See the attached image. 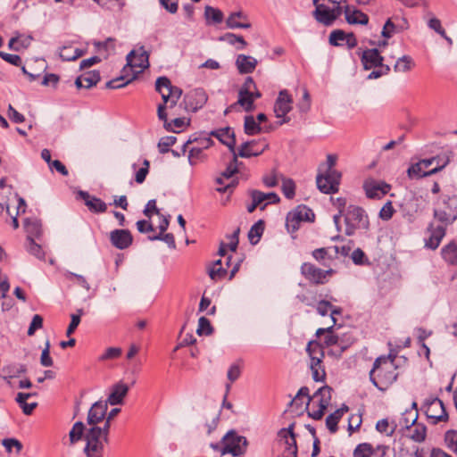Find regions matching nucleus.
Wrapping results in <instances>:
<instances>
[{"instance_id": "22", "label": "nucleus", "mask_w": 457, "mask_h": 457, "mask_svg": "<svg viewBox=\"0 0 457 457\" xmlns=\"http://www.w3.org/2000/svg\"><path fill=\"white\" fill-rule=\"evenodd\" d=\"M428 232L429 233V237L425 240V246L436 250L445 236L446 228L442 225L435 227L433 223H430L428 227Z\"/></svg>"}, {"instance_id": "4", "label": "nucleus", "mask_w": 457, "mask_h": 457, "mask_svg": "<svg viewBox=\"0 0 457 457\" xmlns=\"http://www.w3.org/2000/svg\"><path fill=\"white\" fill-rule=\"evenodd\" d=\"M84 440L86 445L83 453L86 457H104L105 445L109 444L110 439L101 433L100 426L87 428Z\"/></svg>"}, {"instance_id": "47", "label": "nucleus", "mask_w": 457, "mask_h": 457, "mask_svg": "<svg viewBox=\"0 0 457 457\" xmlns=\"http://www.w3.org/2000/svg\"><path fill=\"white\" fill-rule=\"evenodd\" d=\"M375 449L369 443L359 444L353 451V457H371Z\"/></svg>"}, {"instance_id": "2", "label": "nucleus", "mask_w": 457, "mask_h": 457, "mask_svg": "<svg viewBox=\"0 0 457 457\" xmlns=\"http://www.w3.org/2000/svg\"><path fill=\"white\" fill-rule=\"evenodd\" d=\"M309 357V368L315 382H325L327 373L324 365L325 351L318 340H311L305 349Z\"/></svg>"}, {"instance_id": "56", "label": "nucleus", "mask_w": 457, "mask_h": 457, "mask_svg": "<svg viewBox=\"0 0 457 457\" xmlns=\"http://www.w3.org/2000/svg\"><path fill=\"white\" fill-rule=\"evenodd\" d=\"M221 39L226 40L230 45H236L237 43H238L240 46H237V50L244 49L247 45L246 41L244 39L242 36H237L233 33L225 34Z\"/></svg>"}, {"instance_id": "55", "label": "nucleus", "mask_w": 457, "mask_h": 457, "mask_svg": "<svg viewBox=\"0 0 457 457\" xmlns=\"http://www.w3.org/2000/svg\"><path fill=\"white\" fill-rule=\"evenodd\" d=\"M28 245L27 250L28 252L34 255L36 258L39 260L45 259V252L43 251L40 245L37 244L34 239L27 240Z\"/></svg>"}, {"instance_id": "38", "label": "nucleus", "mask_w": 457, "mask_h": 457, "mask_svg": "<svg viewBox=\"0 0 457 457\" xmlns=\"http://www.w3.org/2000/svg\"><path fill=\"white\" fill-rule=\"evenodd\" d=\"M86 430L87 428L82 421L75 422L69 432L70 445H75L82 438H84Z\"/></svg>"}, {"instance_id": "30", "label": "nucleus", "mask_w": 457, "mask_h": 457, "mask_svg": "<svg viewBox=\"0 0 457 457\" xmlns=\"http://www.w3.org/2000/svg\"><path fill=\"white\" fill-rule=\"evenodd\" d=\"M236 65L239 73H252L257 65V61L253 57L239 54L236 60Z\"/></svg>"}, {"instance_id": "5", "label": "nucleus", "mask_w": 457, "mask_h": 457, "mask_svg": "<svg viewBox=\"0 0 457 457\" xmlns=\"http://www.w3.org/2000/svg\"><path fill=\"white\" fill-rule=\"evenodd\" d=\"M345 234L353 236L357 230L368 231L370 220L365 210L360 206L350 205L345 215Z\"/></svg>"}, {"instance_id": "39", "label": "nucleus", "mask_w": 457, "mask_h": 457, "mask_svg": "<svg viewBox=\"0 0 457 457\" xmlns=\"http://www.w3.org/2000/svg\"><path fill=\"white\" fill-rule=\"evenodd\" d=\"M312 255L317 262L326 267L329 266V264L327 263V261L333 260V254L331 253V248L329 247L317 248L312 251Z\"/></svg>"}, {"instance_id": "36", "label": "nucleus", "mask_w": 457, "mask_h": 457, "mask_svg": "<svg viewBox=\"0 0 457 457\" xmlns=\"http://www.w3.org/2000/svg\"><path fill=\"white\" fill-rule=\"evenodd\" d=\"M25 229L28 234L27 240L38 238L42 234L41 222L38 220L26 219Z\"/></svg>"}, {"instance_id": "51", "label": "nucleus", "mask_w": 457, "mask_h": 457, "mask_svg": "<svg viewBox=\"0 0 457 457\" xmlns=\"http://www.w3.org/2000/svg\"><path fill=\"white\" fill-rule=\"evenodd\" d=\"M445 442L448 449L457 455V430L451 429L446 431Z\"/></svg>"}, {"instance_id": "46", "label": "nucleus", "mask_w": 457, "mask_h": 457, "mask_svg": "<svg viewBox=\"0 0 457 457\" xmlns=\"http://www.w3.org/2000/svg\"><path fill=\"white\" fill-rule=\"evenodd\" d=\"M228 273L227 268L222 266L221 260H218L209 270V276L212 280L223 278Z\"/></svg>"}, {"instance_id": "31", "label": "nucleus", "mask_w": 457, "mask_h": 457, "mask_svg": "<svg viewBox=\"0 0 457 457\" xmlns=\"http://www.w3.org/2000/svg\"><path fill=\"white\" fill-rule=\"evenodd\" d=\"M148 57L149 55L145 51H143L138 56H136L135 51H131L127 55L128 65L130 68H140L144 70L149 66Z\"/></svg>"}, {"instance_id": "10", "label": "nucleus", "mask_w": 457, "mask_h": 457, "mask_svg": "<svg viewBox=\"0 0 457 457\" xmlns=\"http://www.w3.org/2000/svg\"><path fill=\"white\" fill-rule=\"evenodd\" d=\"M443 208L434 210V217L440 222L451 224L457 219V196H442Z\"/></svg>"}, {"instance_id": "17", "label": "nucleus", "mask_w": 457, "mask_h": 457, "mask_svg": "<svg viewBox=\"0 0 457 457\" xmlns=\"http://www.w3.org/2000/svg\"><path fill=\"white\" fill-rule=\"evenodd\" d=\"M107 409L108 405L104 401L99 400L94 403L87 412V425L95 427L103 422L105 419Z\"/></svg>"}, {"instance_id": "64", "label": "nucleus", "mask_w": 457, "mask_h": 457, "mask_svg": "<svg viewBox=\"0 0 457 457\" xmlns=\"http://www.w3.org/2000/svg\"><path fill=\"white\" fill-rule=\"evenodd\" d=\"M346 35L341 29L333 30L329 35V44L335 46H342L341 42L345 40Z\"/></svg>"}, {"instance_id": "59", "label": "nucleus", "mask_w": 457, "mask_h": 457, "mask_svg": "<svg viewBox=\"0 0 457 457\" xmlns=\"http://www.w3.org/2000/svg\"><path fill=\"white\" fill-rule=\"evenodd\" d=\"M134 79L135 75H133L130 79H127L126 80L124 76H120L119 78L109 80L106 83V87L111 89L121 88L131 82Z\"/></svg>"}, {"instance_id": "7", "label": "nucleus", "mask_w": 457, "mask_h": 457, "mask_svg": "<svg viewBox=\"0 0 457 457\" xmlns=\"http://www.w3.org/2000/svg\"><path fill=\"white\" fill-rule=\"evenodd\" d=\"M334 325L323 328H320L316 331V337H321V336L325 335L323 341L320 342L323 345V349L325 347H332L328 350V354L340 357L342 353L349 347V344H345L343 340L339 338L337 335L333 333Z\"/></svg>"}, {"instance_id": "44", "label": "nucleus", "mask_w": 457, "mask_h": 457, "mask_svg": "<svg viewBox=\"0 0 457 457\" xmlns=\"http://www.w3.org/2000/svg\"><path fill=\"white\" fill-rule=\"evenodd\" d=\"M292 212L301 222L313 221L315 218L312 210L306 205H298Z\"/></svg>"}, {"instance_id": "58", "label": "nucleus", "mask_w": 457, "mask_h": 457, "mask_svg": "<svg viewBox=\"0 0 457 457\" xmlns=\"http://www.w3.org/2000/svg\"><path fill=\"white\" fill-rule=\"evenodd\" d=\"M403 29V27L399 28L398 25H395L392 19H388L385 23L382 30V36L384 37L389 38L394 34L400 32Z\"/></svg>"}, {"instance_id": "53", "label": "nucleus", "mask_w": 457, "mask_h": 457, "mask_svg": "<svg viewBox=\"0 0 457 457\" xmlns=\"http://www.w3.org/2000/svg\"><path fill=\"white\" fill-rule=\"evenodd\" d=\"M3 370L8 374L9 378H15L21 373H25L27 367L25 364L13 363L4 367Z\"/></svg>"}, {"instance_id": "42", "label": "nucleus", "mask_w": 457, "mask_h": 457, "mask_svg": "<svg viewBox=\"0 0 457 457\" xmlns=\"http://www.w3.org/2000/svg\"><path fill=\"white\" fill-rule=\"evenodd\" d=\"M244 130L246 135L253 136L261 133L262 128L260 123L255 120L253 116L249 115L245 117Z\"/></svg>"}, {"instance_id": "32", "label": "nucleus", "mask_w": 457, "mask_h": 457, "mask_svg": "<svg viewBox=\"0 0 457 457\" xmlns=\"http://www.w3.org/2000/svg\"><path fill=\"white\" fill-rule=\"evenodd\" d=\"M212 136H204V137H201V135L199 137L196 136V134H194L192 136L189 137V138L187 139V141L183 145V152L186 151V148L187 147L188 145H191V144H196L195 145V148H200V150L204 151V149H208L210 148L212 145H213V141L212 139L211 138Z\"/></svg>"}, {"instance_id": "1", "label": "nucleus", "mask_w": 457, "mask_h": 457, "mask_svg": "<svg viewBox=\"0 0 457 457\" xmlns=\"http://www.w3.org/2000/svg\"><path fill=\"white\" fill-rule=\"evenodd\" d=\"M262 97L261 92L258 90L256 84L252 77H247L238 91L237 101L230 104L224 112L227 115L229 112L242 107L245 112H249L254 110V101Z\"/></svg>"}, {"instance_id": "61", "label": "nucleus", "mask_w": 457, "mask_h": 457, "mask_svg": "<svg viewBox=\"0 0 457 457\" xmlns=\"http://www.w3.org/2000/svg\"><path fill=\"white\" fill-rule=\"evenodd\" d=\"M301 221L291 212L287 215L286 227L289 233H295L300 228Z\"/></svg>"}, {"instance_id": "63", "label": "nucleus", "mask_w": 457, "mask_h": 457, "mask_svg": "<svg viewBox=\"0 0 457 457\" xmlns=\"http://www.w3.org/2000/svg\"><path fill=\"white\" fill-rule=\"evenodd\" d=\"M237 153L233 154V159L226 168V170L221 173V176L224 179H230L232 178L237 171Z\"/></svg>"}, {"instance_id": "34", "label": "nucleus", "mask_w": 457, "mask_h": 457, "mask_svg": "<svg viewBox=\"0 0 457 457\" xmlns=\"http://www.w3.org/2000/svg\"><path fill=\"white\" fill-rule=\"evenodd\" d=\"M94 46L99 54L103 55L104 59H107L110 54L115 49V39L108 37L104 41H96L94 42Z\"/></svg>"}, {"instance_id": "21", "label": "nucleus", "mask_w": 457, "mask_h": 457, "mask_svg": "<svg viewBox=\"0 0 457 457\" xmlns=\"http://www.w3.org/2000/svg\"><path fill=\"white\" fill-rule=\"evenodd\" d=\"M209 136L215 137L220 143L228 146L232 154L236 152V137L234 130L230 127L212 130Z\"/></svg>"}, {"instance_id": "24", "label": "nucleus", "mask_w": 457, "mask_h": 457, "mask_svg": "<svg viewBox=\"0 0 457 457\" xmlns=\"http://www.w3.org/2000/svg\"><path fill=\"white\" fill-rule=\"evenodd\" d=\"M79 195L91 212L103 213L106 212L107 204L102 199L91 195L86 191H79Z\"/></svg>"}, {"instance_id": "45", "label": "nucleus", "mask_w": 457, "mask_h": 457, "mask_svg": "<svg viewBox=\"0 0 457 457\" xmlns=\"http://www.w3.org/2000/svg\"><path fill=\"white\" fill-rule=\"evenodd\" d=\"M415 63L412 58L409 55H403L399 58L394 67L396 72H407L414 67Z\"/></svg>"}, {"instance_id": "13", "label": "nucleus", "mask_w": 457, "mask_h": 457, "mask_svg": "<svg viewBox=\"0 0 457 457\" xmlns=\"http://www.w3.org/2000/svg\"><path fill=\"white\" fill-rule=\"evenodd\" d=\"M335 273L333 269L327 270L318 268L313 263L303 262L301 266V274L311 283L323 285L328 282V277Z\"/></svg>"}, {"instance_id": "60", "label": "nucleus", "mask_w": 457, "mask_h": 457, "mask_svg": "<svg viewBox=\"0 0 457 457\" xmlns=\"http://www.w3.org/2000/svg\"><path fill=\"white\" fill-rule=\"evenodd\" d=\"M213 331V328L211 325L210 320L205 317H200L198 320V328L196 330L199 336L201 335H211Z\"/></svg>"}, {"instance_id": "18", "label": "nucleus", "mask_w": 457, "mask_h": 457, "mask_svg": "<svg viewBox=\"0 0 457 457\" xmlns=\"http://www.w3.org/2000/svg\"><path fill=\"white\" fill-rule=\"evenodd\" d=\"M112 245L120 250L129 247L133 243V237L129 229H114L110 233Z\"/></svg>"}, {"instance_id": "25", "label": "nucleus", "mask_w": 457, "mask_h": 457, "mask_svg": "<svg viewBox=\"0 0 457 457\" xmlns=\"http://www.w3.org/2000/svg\"><path fill=\"white\" fill-rule=\"evenodd\" d=\"M447 163H448V160L445 161L443 164L438 165L437 167H436L430 170L424 171V167L422 166V164L420 161L416 163L411 164L408 168L407 174L410 179H421L424 177H428V176L434 175V174L441 171L447 165Z\"/></svg>"}, {"instance_id": "54", "label": "nucleus", "mask_w": 457, "mask_h": 457, "mask_svg": "<svg viewBox=\"0 0 457 457\" xmlns=\"http://www.w3.org/2000/svg\"><path fill=\"white\" fill-rule=\"evenodd\" d=\"M2 445L4 446L8 453H12V448H15L17 454L21 453L23 449L22 444L16 438H4L2 441Z\"/></svg>"}, {"instance_id": "12", "label": "nucleus", "mask_w": 457, "mask_h": 457, "mask_svg": "<svg viewBox=\"0 0 457 457\" xmlns=\"http://www.w3.org/2000/svg\"><path fill=\"white\" fill-rule=\"evenodd\" d=\"M341 173L336 170H327L325 174H318L316 183L319 190L324 194H334L338 191Z\"/></svg>"}, {"instance_id": "8", "label": "nucleus", "mask_w": 457, "mask_h": 457, "mask_svg": "<svg viewBox=\"0 0 457 457\" xmlns=\"http://www.w3.org/2000/svg\"><path fill=\"white\" fill-rule=\"evenodd\" d=\"M295 423L281 428L278 433V446L281 453L278 457H297V445L294 432Z\"/></svg>"}, {"instance_id": "23", "label": "nucleus", "mask_w": 457, "mask_h": 457, "mask_svg": "<svg viewBox=\"0 0 457 457\" xmlns=\"http://www.w3.org/2000/svg\"><path fill=\"white\" fill-rule=\"evenodd\" d=\"M361 61L364 70H370L381 65V62L384 61V57L377 48L366 49L361 54Z\"/></svg>"}, {"instance_id": "20", "label": "nucleus", "mask_w": 457, "mask_h": 457, "mask_svg": "<svg viewBox=\"0 0 457 457\" xmlns=\"http://www.w3.org/2000/svg\"><path fill=\"white\" fill-rule=\"evenodd\" d=\"M129 387L127 384L122 381H119L118 383L112 385L110 388V394L104 401L107 403V405H118L122 404L124 402V398L128 395Z\"/></svg>"}, {"instance_id": "29", "label": "nucleus", "mask_w": 457, "mask_h": 457, "mask_svg": "<svg viewBox=\"0 0 457 457\" xmlns=\"http://www.w3.org/2000/svg\"><path fill=\"white\" fill-rule=\"evenodd\" d=\"M162 88L168 89L170 95V99L179 101L182 96V90L178 87L172 86L170 80L167 77H160L156 79V91H162Z\"/></svg>"}, {"instance_id": "35", "label": "nucleus", "mask_w": 457, "mask_h": 457, "mask_svg": "<svg viewBox=\"0 0 457 457\" xmlns=\"http://www.w3.org/2000/svg\"><path fill=\"white\" fill-rule=\"evenodd\" d=\"M331 393L332 387L328 385H325L320 387L311 397L312 400L318 399L319 405H324V407L328 408L331 402Z\"/></svg>"}, {"instance_id": "50", "label": "nucleus", "mask_w": 457, "mask_h": 457, "mask_svg": "<svg viewBox=\"0 0 457 457\" xmlns=\"http://www.w3.org/2000/svg\"><path fill=\"white\" fill-rule=\"evenodd\" d=\"M206 20H211L213 23H220L223 21V12L217 8L207 5L204 10Z\"/></svg>"}, {"instance_id": "6", "label": "nucleus", "mask_w": 457, "mask_h": 457, "mask_svg": "<svg viewBox=\"0 0 457 457\" xmlns=\"http://www.w3.org/2000/svg\"><path fill=\"white\" fill-rule=\"evenodd\" d=\"M333 6L328 7L326 4L318 5L312 12V16L320 24L331 26L334 21L339 18L343 12L342 4H346L347 0H328Z\"/></svg>"}, {"instance_id": "33", "label": "nucleus", "mask_w": 457, "mask_h": 457, "mask_svg": "<svg viewBox=\"0 0 457 457\" xmlns=\"http://www.w3.org/2000/svg\"><path fill=\"white\" fill-rule=\"evenodd\" d=\"M442 258L449 265H457V242L453 240L441 249Z\"/></svg>"}, {"instance_id": "43", "label": "nucleus", "mask_w": 457, "mask_h": 457, "mask_svg": "<svg viewBox=\"0 0 457 457\" xmlns=\"http://www.w3.org/2000/svg\"><path fill=\"white\" fill-rule=\"evenodd\" d=\"M264 231V222L260 220L255 222L250 228L248 232V238L252 245H256L263 234Z\"/></svg>"}, {"instance_id": "9", "label": "nucleus", "mask_w": 457, "mask_h": 457, "mask_svg": "<svg viewBox=\"0 0 457 457\" xmlns=\"http://www.w3.org/2000/svg\"><path fill=\"white\" fill-rule=\"evenodd\" d=\"M222 454L230 453L238 457L245 453L248 442L246 437L238 435L236 431H228L222 438Z\"/></svg>"}, {"instance_id": "26", "label": "nucleus", "mask_w": 457, "mask_h": 457, "mask_svg": "<svg viewBox=\"0 0 457 457\" xmlns=\"http://www.w3.org/2000/svg\"><path fill=\"white\" fill-rule=\"evenodd\" d=\"M345 20L349 24L366 25L369 22V16L361 11L353 8L348 4L343 6Z\"/></svg>"}, {"instance_id": "14", "label": "nucleus", "mask_w": 457, "mask_h": 457, "mask_svg": "<svg viewBox=\"0 0 457 457\" xmlns=\"http://www.w3.org/2000/svg\"><path fill=\"white\" fill-rule=\"evenodd\" d=\"M292 96L289 95L287 90H281L274 104V112L276 113V116L278 118H283L281 120L278 122V126H281L290 121V118L287 117V114L292 110Z\"/></svg>"}, {"instance_id": "48", "label": "nucleus", "mask_w": 457, "mask_h": 457, "mask_svg": "<svg viewBox=\"0 0 457 457\" xmlns=\"http://www.w3.org/2000/svg\"><path fill=\"white\" fill-rule=\"evenodd\" d=\"M414 428L412 430L411 435L410 436V438L417 443H421L425 441L427 436V428L422 423H415Z\"/></svg>"}, {"instance_id": "3", "label": "nucleus", "mask_w": 457, "mask_h": 457, "mask_svg": "<svg viewBox=\"0 0 457 457\" xmlns=\"http://www.w3.org/2000/svg\"><path fill=\"white\" fill-rule=\"evenodd\" d=\"M397 365L388 362L378 364L377 360L370 371V382L379 390L385 392L398 378Z\"/></svg>"}, {"instance_id": "37", "label": "nucleus", "mask_w": 457, "mask_h": 457, "mask_svg": "<svg viewBox=\"0 0 457 457\" xmlns=\"http://www.w3.org/2000/svg\"><path fill=\"white\" fill-rule=\"evenodd\" d=\"M239 232L240 228H237L230 236L228 237L229 240L228 244H225L223 242L220 243L219 248V255L222 257L225 256L227 254L228 247L230 249V251L236 252L239 242Z\"/></svg>"}, {"instance_id": "19", "label": "nucleus", "mask_w": 457, "mask_h": 457, "mask_svg": "<svg viewBox=\"0 0 457 457\" xmlns=\"http://www.w3.org/2000/svg\"><path fill=\"white\" fill-rule=\"evenodd\" d=\"M363 187L367 197L370 199L383 197L391 188L390 185L387 183L376 180L365 181Z\"/></svg>"}, {"instance_id": "62", "label": "nucleus", "mask_w": 457, "mask_h": 457, "mask_svg": "<svg viewBox=\"0 0 457 457\" xmlns=\"http://www.w3.org/2000/svg\"><path fill=\"white\" fill-rule=\"evenodd\" d=\"M205 158L204 151L200 150V148H195L193 146L188 153V162L190 165L195 166L198 162H202Z\"/></svg>"}, {"instance_id": "57", "label": "nucleus", "mask_w": 457, "mask_h": 457, "mask_svg": "<svg viewBox=\"0 0 457 457\" xmlns=\"http://www.w3.org/2000/svg\"><path fill=\"white\" fill-rule=\"evenodd\" d=\"M177 142V138L173 136L163 137L158 143V149L161 154H166L170 152V147L174 145Z\"/></svg>"}, {"instance_id": "41", "label": "nucleus", "mask_w": 457, "mask_h": 457, "mask_svg": "<svg viewBox=\"0 0 457 457\" xmlns=\"http://www.w3.org/2000/svg\"><path fill=\"white\" fill-rule=\"evenodd\" d=\"M84 52L72 46H63L60 50V57L63 61H75L76 59L82 56Z\"/></svg>"}, {"instance_id": "49", "label": "nucleus", "mask_w": 457, "mask_h": 457, "mask_svg": "<svg viewBox=\"0 0 457 457\" xmlns=\"http://www.w3.org/2000/svg\"><path fill=\"white\" fill-rule=\"evenodd\" d=\"M295 183L292 179L283 178L281 190L287 199H293L295 195Z\"/></svg>"}, {"instance_id": "27", "label": "nucleus", "mask_w": 457, "mask_h": 457, "mask_svg": "<svg viewBox=\"0 0 457 457\" xmlns=\"http://www.w3.org/2000/svg\"><path fill=\"white\" fill-rule=\"evenodd\" d=\"M101 79L100 73L97 71L86 72L79 76L75 80L77 88H90L96 86Z\"/></svg>"}, {"instance_id": "15", "label": "nucleus", "mask_w": 457, "mask_h": 457, "mask_svg": "<svg viewBox=\"0 0 457 457\" xmlns=\"http://www.w3.org/2000/svg\"><path fill=\"white\" fill-rule=\"evenodd\" d=\"M208 96L203 88H195L184 96L186 110L195 112L206 104Z\"/></svg>"}, {"instance_id": "40", "label": "nucleus", "mask_w": 457, "mask_h": 457, "mask_svg": "<svg viewBox=\"0 0 457 457\" xmlns=\"http://www.w3.org/2000/svg\"><path fill=\"white\" fill-rule=\"evenodd\" d=\"M309 393H310V390L307 386H302L298 390L296 395L291 400V402L289 403V405L295 406L297 409H301L303 407V397H306L307 402H306L305 409H307L312 401V397Z\"/></svg>"}, {"instance_id": "52", "label": "nucleus", "mask_w": 457, "mask_h": 457, "mask_svg": "<svg viewBox=\"0 0 457 457\" xmlns=\"http://www.w3.org/2000/svg\"><path fill=\"white\" fill-rule=\"evenodd\" d=\"M148 239L150 241L161 240L165 242L170 248H176L175 237L171 233H159L158 235L148 236Z\"/></svg>"}, {"instance_id": "11", "label": "nucleus", "mask_w": 457, "mask_h": 457, "mask_svg": "<svg viewBox=\"0 0 457 457\" xmlns=\"http://www.w3.org/2000/svg\"><path fill=\"white\" fill-rule=\"evenodd\" d=\"M424 407L426 416L431 424L436 425L439 422L448 420V413L444 403L439 398L426 399Z\"/></svg>"}, {"instance_id": "28", "label": "nucleus", "mask_w": 457, "mask_h": 457, "mask_svg": "<svg viewBox=\"0 0 457 457\" xmlns=\"http://www.w3.org/2000/svg\"><path fill=\"white\" fill-rule=\"evenodd\" d=\"M246 21L247 16L239 11L231 12L226 21V24L229 29H249L252 25Z\"/></svg>"}, {"instance_id": "16", "label": "nucleus", "mask_w": 457, "mask_h": 457, "mask_svg": "<svg viewBox=\"0 0 457 457\" xmlns=\"http://www.w3.org/2000/svg\"><path fill=\"white\" fill-rule=\"evenodd\" d=\"M269 144L265 139L262 140H251L243 143L238 151L237 152V157L250 158L252 156L261 155L266 149Z\"/></svg>"}]
</instances>
